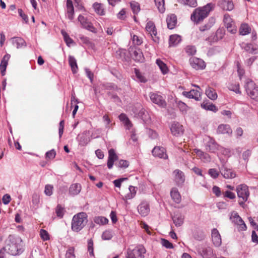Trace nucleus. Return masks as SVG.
<instances>
[{"instance_id":"nucleus-37","label":"nucleus","mask_w":258,"mask_h":258,"mask_svg":"<svg viewBox=\"0 0 258 258\" xmlns=\"http://www.w3.org/2000/svg\"><path fill=\"white\" fill-rule=\"evenodd\" d=\"M177 2L181 5L192 8H195L198 5L197 0H177Z\"/></svg>"},{"instance_id":"nucleus-22","label":"nucleus","mask_w":258,"mask_h":258,"mask_svg":"<svg viewBox=\"0 0 258 258\" xmlns=\"http://www.w3.org/2000/svg\"><path fill=\"white\" fill-rule=\"evenodd\" d=\"M217 133L219 134H227L231 135L232 133V130L228 124H220L217 130Z\"/></svg>"},{"instance_id":"nucleus-5","label":"nucleus","mask_w":258,"mask_h":258,"mask_svg":"<svg viewBox=\"0 0 258 258\" xmlns=\"http://www.w3.org/2000/svg\"><path fill=\"white\" fill-rule=\"evenodd\" d=\"M146 251L145 247L142 245H139L133 249H128L126 258H144Z\"/></svg>"},{"instance_id":"nucleus-6","label":"nucleus","mask_w":258,"mask_h":258,"mask_svg":"<svg viewBox=\"0 0 258 258\" xmlns=\"http://www.w3.org/2000/svg\"><path fill=\"white\" fill-rule=\"evenodd\" d=\"M247 95L253 100L258 101V87L251 80H248L245 85Z\"/></svg>"},{"instance_id":"nucleus-3","label":"nucleus","mask_w":258,"mask_h":258,"mask_svg":"<svg viewBox=\"0 0 258 258\" xmlns=\"http://www.w3.org/2000/svg\"><path fill=\"white\" fill-rule=\"evenodd\" d=\"M87 215L85 212H80L75 215L71 223L72 230L77 232L81 230L87 223Z\"/></svg>"},{"instance_id":"nucleus-13","label":"nucleus","mask_w":258,"mask_h":258,"mask_svg":"<svg viewBox=\"0 0 258 258\" xmlns=\"http://www.w3.org/2000/svg\"><path fill=\"white\" fill-rule=\"evenodd\" d=\"M89 132L88 131H85L82 134H79L76 138V140L78 142L79 145L81 146L87 145L90 141L89 137Z\"/></svg>"},{"instance_id":"nucleus-12","label":"nucleus","mask_w":258,"mask_h":258,"mask_svg":"<svg viewBox=\"0 0 258 258\" xmlns=\"http://www.w3.org/2000/svg\"><path fill=\"white\" fill-rule=\"evenodd\" d=\"M78 20L80 22L83 28L90 32L93 33L96 32V29L93 26L92 24L90 22L88 21V20L83 16L80 15L78 18Z\"/></svg>"},{"instance_id":"nucleus-26","label":"nucleus","mask_w":258,"mask_h":258,"mask_svg":"<svg viewBox=\"0 0 258 258\" xmlns=\"http://www.w3.org/2000/svg\"><path fill=\"white\" fill-rule=\"evenodd\" d=\"M219 5L224 10L231 11L234 8V5L231 0H221L219 2Z\"/></svg>"},{"instance_id":"nucleus-42","label":"nucleus","mask_w":258,"mask_h":258,"mask_svg":"<svg viewBox=\"0 0 258 258\" xmlns=\"http://www.w3.org/2000/svg\"><path fill=\"white\" fill-rule=\"evenodd\" d=\"M135 73L139 81L142 83H146L147 79L144 75L137 69H135Z\"/></svg>"},{"instance_id":"nucleus-51","label":"nucleus","mask_w":258,"mask_h":258,"mask_svg":"<svg viewBox=\"0 0 258 258\" xmlns=\"http://www.w3.org/2000/svg\"><path fill=\"white\" fill-rule=\"evenodd\" d=\"M223 21L226 27L234 23L229 15H224Z\"/></svg>"},{"instance_id":"nucleus-57","label":"nucleus","mask_w":258,"mask_h":258,"mask_svg":"<svg viewBox=\"0 0 258 258\" xmlns=\"http://www.w3.org/2000/svg\"><path fill=\"white\" fill-rule=\"evenodd\" d=\"M53 186L50 184H47L45 186L44 193L46 195L50 196L52 194Z\"/></svg>"},{"instance_id":"nucleus-31","label":"nucleus","mask_w":258,"mask_h":258,"mask_svg":"<svg viewBox=\"0 0 258 258\" xmlns=\"http://www.w3.org/2000/svg\"><path fill=\"white\" fill-rule=\"evenodd\" d=\"M172 220L175 226L179 227L181 226L183 223L184 216H182L181 213H177L172 216Z\"/></svg>"},{"instance_id":"nucleus-54","label":"nucleus","mask_w":258,"mask_h":258,"mask_svg":"<svg viewBox=\"0 0 258 258\" xmlns=\"http://www.w3.org/2000/svg\"><path fill=\"white\" fill-rule=\"evenodd\" d=\"M208 173L211 177L214 179L217 178L219 175V172L215 168L210 169Z\"/></svg>"},{"instance_id":"nucleus-21","label":"nucleus","mask_w":258,"mask_h":258,"mask_svg":"<svg viewBox=\"0 0 258 258\" xmlns=\"http://www.w3.org/2000/svg\"><path fill=\"white\" fill-rule=\"evenodd\" d=\"M138 210L140 214L143 217L146 216L149 213V205L146 202H142L138 207Z\"/></svg>"},{"instance_id":"nucleus-11","label":"nucleus","mask_w":258,"mask_h":258,"mask_svg":"<svg viewBox=\"0 0 258 258\" xmlns=\"http://www.w3.org/2000/svg\"><path fill=\"white\" fill-rule=\"evenodd\" d=\"M198 251L203 258H215V257L213 248L209 246H203L199 247Z\"/></svg>"},{"instance_id":"nucleus-27","label":"nucleus","mask_w":258,"mask_h":258,"mask_svg":"<svg viewBox=\"0 0 258 258\" xmlns=\"http://www.w3.org/2000/svg\"><path fill=\"white\" fill-rule=\"evenodd\" d=\"M201 106L206 110L211 111L214 112H216L218 110L217 107L215 105L208 100L203 101L201 103Z\"/></svg>"},{"instance_id":"nucleus-33","label":"nucleus","mask_w":258,"mask_h":258,"mask_svg":"<svg viewBox=\"0 0 258 258\" xmlns=\"http://www.w3.org/2000/svg\"><path fill=\"white\" fill-rule=\"evenodd\" d=\"M170 195L172 200L176 203H179L181 201V197L178 189L175 188H172L170 191Z\"/></svg>"},{"instance_id":"nucleus-53","label":"nucleus","mask_w":258,"mask_h":258,"mask_svg":"<svg viewBox=\"0 0 258 258\" xmlns=\"http://www.w3.org/2000/svg\"><path fill=\"white\" fill-rule=\"evenodd\" d=\"M56 155V152L54 149L51 150L47 152L45 154V158L46 159L51 160L55 158Z\"/></svg>"},{"instance_id":"nucleus-61","label":"nucleus","mask_w":258,"mask_h":258,"mask_svg":"<svg viewBox=\"0 0 258 258\" xmlns=\"http://www.w3.org/2000/svg\"><path fill=\"white\" fill-rule=\"evenodd\" d=\"M64 125V121L63 120H62L60 121L59 124L58 134H59V138H61V136L63 134Z\"/></svg>"},{"instance_id":"nucleus-60","label":"nucleus","mask_w":258,"mask_h":258,"mask_svg":"<svg viewBox=\"0 0 258 258\" xmlns=\"http://www.w3.org/2000/svg\"><path fill=\"white\" fill-rule=\"evenodd\" d=\"M18 12L19 15L22 18V19L25 22V23H27L29 20L27 15L23 12V11L21 9H19Z\"/></svg>"},{"instance_id":"nucleus-28","label":"nucleus","mask_w":258,"mask_h":258,"mask_svg":"<svg viewBox=\"0 0 258 258\" xmlns=\"http://www.w3.org/2000/svg\"><path fill=\"white\" fill-rule=\"evenodd\" d=\"M194 152L196 155L204 162H209L211 160V157L209 154L204 153L202 151L198 149H195Z\"/></svg>"},{"instance_id":"nucleus-9","label":"nucleus","mask_w":258,"mask_h":258,"mask_svg":"<svg viewBox=\"0 0 258 258\" xmlns=\"http://www.w3.org/2000/svg\"><path fill=\"white\" fill-rule=\"evenodd\" d=\"M204 140L206 141L205 147L207 151L211 153H215L218 150V145L213 138L207 136Z\"/></svg>"},{"instance_id":"nucleus-34","label":"nucleus","mask_w":258,"mask_h":258,"mask_svg":"<svg viewBox=\"0 0 258 258\" xmlns=\"http://www.w3.org/2000/svg\"><path fill=\"white\" fill-rule=\"evenodd\" d=\"M205 93L207 96L212 100H215L217 98V94L215 89L212 87H208L205 91Z\"/></svg>"},{"instance_id":"nucleus-20","label":"nucleus","mask_w":258,"mask_h":258,"mask_svg":"<svg viewBox=\"0 0 258 258\" xmlns=\"http://www.w3.org/2000/svg\"><path fill=\"white\" fill-rule=\"evenodd\" d=\"M174 180L177 185H181L185 181V176L183 172L178 169H176L173 172Z\"/></svg>"},{"instance_id":"nucleus-52","label":"nucleus","mask_w":258,"mask_h":258,"mask_svg":"<svg viewBox=\"0 0 258 258\" xmlns=\"http://www.w3.org/2000/svg\"><path fill=\"white\" fill-rule=\"evenodd\" d=\"M178 107L180 110L183 113H186L188 109V107L183 102L179 101L178 102Z\"/></svg>"},{"instance_id":"nucleus-1","label":"nucleus","mask_w":258,"mask_h":258,"mask_svg":"<svg viewBox=\"0 0 258 258\" xmlns=\"http://www.w3.org/2000/svg\"><path fill=\"white\" fill-rule=\"evenodd\" d=\"M4 249L12 255L21 254L24 251L22 239L13 235H9Z\"/></svg>"},{"instance_id":"nucleus-25","label":"nucleus","mask_w":258,"mask_h":258,"mask_svg":"<svg viewBox=\"0 0 258 258\" xmlns=\"http://www.w3.org/2000/svg\"><path fill=\"white\" fill-rule=\"evenodd\" d=\"M67 16L70 20H73L74 18V8L71 0L67 1Z\"/></svg>"},{"instance_id":"nucleus-29","label":"nucleus","mask_w":258,"mask_h":258,"mask_svg":"<svg viewBox=\"0 0 258 258\" xmlns=\"http://www.w3.org/2000/svg\"><path fill=\"white\" fill-rule=\"evenodd\" d=\"M181 41V37L177 34L171 35L169 39V45L170 46H175Z\"/></svg>"},{"instance_id":"nucleus-8","label":"nucleus","mask_w":258,"mask_h":258,"mask_svg":"<svg viewBox=\"0 0 258 258\" xmlns=\"http://www.w3.org/2000/svg\"><path fill=\"white\" fill-rule=\"evenodd\" d=\"M193 86L197 87V89H192L188 92L184 91L182 92V95L188 98H192L197 101H199L201 99V93L200 91L201 89L197 85H193Z\"/></svg>"},{"instance_id":"nucleus-48","label":"nucleus","mask_w":258,"mask_h":258,"mask_svg":"<svg viewBox=\"0 0 258 258\" xmlns=\"http://www.w3.org/2000/svg\"><path fill=\"white\" fill-rule=\"evenodd\" d=\"M40 236L43 241H47L50 239L49 235L48 232L44 229H41L40 231Z\"/></svg>"},{"instance_id":"nucleus-10","label":"nucleus","mask_w":258,"mask_h":258,"mask_svg":"<svg viewBox=\"0 0 258 258\" xmlns=\"http://www.w3.org/2000/svg\"><path fill=\"white\" fill-rule=\"evenodd\" d=\"M146 29L151 35L153 40L155 42L158 43L160 41V38L157 36V32L154 23L152 21L148 22L146 26Z\"/></svg>"},{"instance_id":"nucleus-7","label":"nucleus","mask_w":258,"mask_h":258,"mask_svg":"<svg viewBox=\"0 0 258 258\" xmlns=\"http://www.w3.org/2000/svg\"><path fill=\"white\" fill-rule=\"evenodd\" d=\"M230 219L232 222L238 225L239 231H245L246 230V224L236 212L233 211L231 213Z\"/></svg>"},{"instance_id":"nucleus-40","label":"nucleus","mask_w":258,"mask_h":258,"mask_svg":"<svg viewBox=\"0 0 258 258\" xmlns=\"http://www.w3.org/2000/svg\"><path fill=\"white\" fill-rule=\"evenodd\" d=\"M13 43L16 44L17 48H21L26 46L25 41L21 37H16L14 38Z\"/></svg>"},{"instance_id":"nucleus-18","label":"nucleus","mask_w":258,"mask_h":258,"mask_svg":"<svg viewBox=\"0 0 258 258\" xmlns=\"http://www.w3.org/2000/svg\"><path fill=\"white\" fill-rule=\"evenodd\" d=\"M220 172L226 179H231L236 177V173L231 169L228 168L224 166L221 168Z\"/></svg>"},{"instance_id":"nucleus-15","label":"nucleus","mask_w":258,"mask_h":258,"mask_svg":"<svg viewBox=\"0 0 258 258\" xmlns=\"http://www.w3.org/2000/svg\"><path fill=\"white\" fill-rule=\"evenodd\" d=\"M170 130L172 134L177 137L182 135L184 132L183 126L177 122H173L171 123Z\"/></svg>"},{"instance_id":"nucleus-63","label":"nucleus","mask_w":258,"mask_h":258,"mask_svg":"<svg viewBox=\"0 0 258 258\" xmlns=\"http://www.w3.org/2000/svg\"><path fill=\"white\" fill-rule=\"evenodd\" d=\"M213 192L218 197H220L221 194L220 188L217 186H214L212 188Z\"/></svg>"},{"instance_id":"nucleus-36","label":"nucleus","mask_w":258,"mask_h":258,"mask_svg":"<svg viewBox=\"0 0 258 258\" xmlns=\"http://www.w3.org/2000/svg\"><path fill=\"white\" fill-rule=\"evenodd\" d=\"M130 7L133 12V13L135 15H138L141 10L140 4L135 1H132L130 3Z\"/></svg>"},{"instance_id":"nucleus-35","label":"nucleus","mask_w":258,"mask_h":258,"mask_svg":"<svg viewBox=\"0 0 258 258\" xmlns=\"http://www.w3.org/2000/svg\"><path fill=\"white\" fill-rule=\"evenodd\" d=\"M69 63L73 73L76 74L78 69L76 58L74 56L70 55L69 56Z\"/></svg>"},{"instance_id":"nucleus-49","label":"nucleus","mask_w":258,"mask_h":258,"mask_svg":"<svg viewBox=\"0 0 258 258\" xmlns=\"http://www.w3.org/2000/svg\"><path fill=\"white\" fill-rule=\"evenodd\" d=\"M115 165L119 168H126L128 167L129 165V162L125 160H120Z\"/></svg>"},{"instance_id":"nucleus-41","label":"nucleus","mask_w":258,"mask_h":258,"mask_svg":"<svg viewBox=\"0 0 258 258\" xmlns=\"http://www.w3.org/2000/svg\"><path fill=\"white\" fill-rule=\"evenodd\" d=\"M95 223L99 225H105L108 222V220L105 217L97 216L94 219Z\"/></svg>"},{"instance_id":"nucleus-38","label":"nucleus","mask_w":258,"mask_h":258,"mask_svg":"<svg viewBox=\"0 0 258 258\" xmlns=\"http://www.w3.org/2000/svg\"><path fill=\"white\" fill-rule=\"evenodd\" d=\"M251 28L248 25V24L245 23H243L241 25L239 32V34L241 35H245L250 33Z\"/></svg>"},{"instance_id":"nucleus-46","label":"nucleus","mask_w":258,"mask_h":258,"mask_svg":"<svg viewBox=\"0 0 258 258\" xmlns=\"http://www.w3.org/2000/svg\"><path fill=\"white\" fill-rule=\"evenodd\" d=\"M64 212V209L60 205H58L55 208V213L58 217L61 218L63 217Z\"/></svg>"},{"instance_id":"nucleus-30","label":"nucleus","mask_w":258,"mask_h":258,"mask_svg":"<svg viewBox=\"0 0 258 258\" xmlns=\"http://www.w3.org/2000/svg\"><path fill=\"white\" fill-rule=\"evenodd\" d=\"M82 189V187L79 183H74L71 185L69 188V193L72 196H76L78 195Z\"/></svg>"},{"instance_id":"nucleus-23","label":"nucleus","mask_w":258,"mask_h":258,"mask_svg":"<svg viewBox=\"0 0 258 258\" xmlns=\"http://www.w3.org/2000/svg\"><path fill=\"white\" fill-rule=\"evenodd\" d=\"M11 57L10 54L7 53L3 57L0 64V69L1 74L4 76L6 74V69L8 64V61Z\"/></svg>"},{"instance_id":"nucleus-59","label":"nucleus","mask_w":258,"mask_h":258,"mask_svg":"<svg viewBox=\"0 0 258 258\" xmlns=\"http://www.w3.org/2000/svg\"><path fill=\"white\" fill-rule=\"evenodd\" d=\"M229 90L235 92L236 93L240 94L241 92L239 90V84H234L231 85L229 87Z\"/></svg>"},{"instance_id":"nucleus-44","label":"nucleus","mask_w":258,"mask_h":258,"mask_svg":"<svg viewBox=\"0 0 258 258\" xmlns=\"http://www.w3.org/2000/svg\"><path fill=\"white\" fill-rule=\"evenodd\" d=\"M93 7L95 11L100 15H104V12L101 4L95 3L93 4Z\"/></svg>"},{"instance_id":"nucleus-4","label":"nucleus","mask_w":258,"mask_h":258,"mask_svg":"<svg viewBox=\"0 0 258 258\" xmlns=\"http://www.w3.org/2000/svg\"><path fill=\"white\" fill-rule=\"evenodd\" d=\"M236 191L238 197L242 200L239 201V204L243 207L249 196L248 187L244 184H240L237 186Z\"/></svg>"},{"instance_id":"nucleus-47","label":"nucleus","mask_w":258,"mask_h":258,"mask_svg":"<svg viewBox=\"0 0 258 258\" xmlns=\"http://www.w3.org/2000/svg\"><path fill=\"white\" fill-rule=\"evenodd\" d=\"M153 156L155 157L161 158V149L160 146H156L152 151Z\"/></svg>"},{"instance_id":"nucleus-50","label":"nucleus","mask_w":258,"mask_h":258,"mask_svg":"<svg viewBox=\"0 0 258 258\" xmlns=\"http://www.w3.org/2000/svg\"><path fill=\"white\" fill-rule=\"evenodd\" d=\"M74 251L75 248L74 247H70L67 251L66 258H75Z\"/></svg>"},{"instance_id":"nucleus-32","label":"nucleus","mask_w":258,"mask_h":258,"mask_svg":"<svg viewBox=\"0 0 258 258\" xmlns=\"http://www.w3.org/2000/svg\"><path fill=\"white\" fill-rule=\"evenodd\" d=\"M118 118L119 120L124 124L126 129L130 130V128L132 126L133 124L131 121L130 120L129 118L125 114L121 113L119 115Z\"/></svg>"},{"instance_id":"nucleus-16","label":"nucleus","mask_w":258,"mask_h":258,"mask_svg":"<svg viewBox=\"0 0 258 258\" xmlns=\"http://www.w3.org/2000/svg\"><path fill=\"white\" fill-rule=\"evenodd\" d=\"M130 52L133 58L137 62H143L144 57L142 50L137 47L132 48L130 49Z\"/></svg>"},{"instance_id":"nucleus-64","label":"nucleus","mask_w":258,"mask_h":258,"mask_svg":"<svg viewBox=\"0 0 258 258\" xmlns=\"http://www.w3.org/2000/svg\"><path fill=\"white\" fill-rule=\"evenodd\" d=\"M2 201H3V203L5 205L8 204L10 202V201H11L10 196L8 194L5 195L3 197Z\"/></svg>"},{"instance_id":"nucleus-24","label":"nucleus","mask_w":258,"mask_h":258,"mask_svg":"<svg viewBox=\"0 0 258 258\" xmlns=\"http://www.w3.org/2000/svg\"><path fill=\"white\" fill-rule=\"evenodd\" d=\"M167 27L169 29H174L177 24V18L175 14H170L166 18Z\"/></svg>"},{"instance_id":"nucleus-19","label":"nucleus","mask_w":258,"mask_h":258,"mask_svg":"<svg viewBox=\"0 0 258 258\" xmlns=\"http://www.w3.org/2000/svg\"><path fill=\"white\" fill-rule=\"evenodd\" d=\"M118 159L114 149H111L108 151V158L107 160V167L109 169H111L113 166L114 162Z\"/></svg>"},{"instance_id":"nucleus-43","label":"nucleus","mask_w":258,"mask_h":258,"mask_svg":"<svg viewBox=\"0 0 258 258\" xmlns=\"http://www.w3.org/2000/svg\"><path fill=\"white\" fill-rule=\"evenodd\" d=\"M113 232L112 230L108 229L104 231L102 234V238L103 240H108L112 238Z\"/></svg>"},{"instance_id":"nucleus-17","label":"nucleus","mask_w":258,"mask_h":258,"mask_svg":"<svg viewBox=\"0 0 258 258\" xmlns=\"http://www.w3.org/2000/svg\"><path fill=\"white\" fill-rule=\"evenodd\" d=\"M211 236L213 244L216 247H219L222 244V239L219 232L216 228L212 230Z\"/></svg>"},{"instance_id":"nucleus-56","label":"nucleus","mask_w":258,"mask_h":258,"mask_svg":"<svg viewBox=\"0 0 258 258\" xmlns=\"http://www.w3.org/2000/svg\"><path fill=\"white\" fill-rule=\"evenodd\" d=\"M185 51L188 55H194L196 52V49L194 46H187L185 48Z\"/></svg>"},{"instance_id":"nucleus-55","label":"nucleus","mask_w":258,"mask_h":258,"mask_svg":"<svg viewBox=\"0 0 258 258\" xmlns=\"http://www.w3.org/2000/svg\"><path fill=\"white\" fill-rule=\"evenodd\" d=\"M132 39L133 43L136 45H140L143 42L142 39L136 35L132 36Z\"/></svg>"},{"instance_id":"nucleus-2","label":"nucleus","mask_w":258,"mask_h":258,"mask_svg":"<svg viewBox=\"0 0 258 258\" xmlns=\"http://www.w3.org/2000/svg\"><path fill=\"white\" fill-rule=\"evenodd\" d=\"M214 4L209 3L204 7L196 9L191 15V20L196 24L199 23L208 17L209 13L214 9Z\"/></svg>"},{"instance_id":"nucleus-45","label":"nucleus","mask_w":258,"mask_h":258,"mask_svg":"<svg viewBox=\"0 0 258 258\" xmlns=\"http://www.w3.org/2000/svg\"><path fill=\"white\" fill-rule=\"evenodd\" d=\"M242 47L246 52L250 53H253L254 50L256 49L255 48H254L253 45L251 43L243 44Z\"/></svg>"},{"instance_id":"nucleus-62","label":"nucleus","mask_w":258,"mask_h":258,"mask_svg":"<svg viewBox=\"0 0 258 258\" xmlns=\"http://www.w3.org/2000/svg\"><path fill=\"white\" fill-rule=\"evenodd\" d=\"M126 178H121L119 179H117L116 180H114L113 181V183L114 184V186L117 187H120L121 186V183L125 180H126Z\"/></svg>"},{"instance_id":"nucleus-39","label":"nucleus","mask_w":258,"mask_h":258,"mask_svg":"<svg viewBox=\"0 0 258 258\" xmlns=\"http://www.w3.org/2000/svg\"><path fill=\"white\" fill-rule=\"evenodd\" d=\"M150 99L153 103L158 105L159 106H161V96L156 93L150 94Z\"/></svg>"},{"instance_id":"nucleus-58","label":"nucleus","mask_w":258,"mask_h":258,"mask_svg":"<svg viewBox=\"0 0 258 258\" xmlns=\"http://www.w3.org/2000/svg\"><path fill=\"white\" fill-rule=\"evenodd\" d=\"M162 246L168 249H172L174 247L172 243L164 238H162Z\"/></svg>"},{"instance_id":"nucleus-14","label":"nucleus","mask_w":258,"mask_h":258,"mask_svg":"<svg viewBox=\"0 0 258 258\" xmlns=\"http://www.w3.org/2000/svg\"><path fill=\"white\" fill-rule=\"evenodd\" d=\"M189 62L191 66L195 69L203 70L205 68L206 64L203 60L202 59L192 57L189 59Z\"/></svg>"}]
</instances>
